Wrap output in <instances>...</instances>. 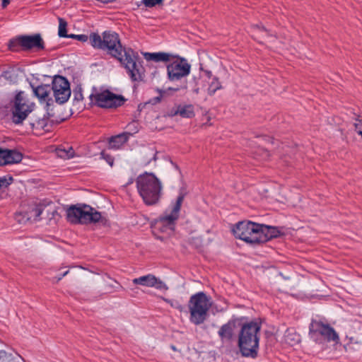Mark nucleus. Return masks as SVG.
Wrapping results in <instances>:
<instances>
[{"instance_id": "f257e3e1", "label": "nucleus", "mask_w": 362, "mask_h": 362, "mask_svg": "<svg viewBox=\"0 0 362 362\" xmlns=\"http://www.w3.org/2000/svg\"><path fill=\"white\" fill-rule=\"evenodd\" d=\"M261 323L251 321L244 323L238 334V347L245 357L255 358L258 354Z\"/></svg>"}, {"instance_id": "f03ea898", "label": "nucleus", "mask_w": 362, "mask_h": 362, "mask_svg": "<svg viewBox=\"0 0 362 362\" xmlns=\"http://www.w3.org/2000/svg\"><path fill=\"white\" fill-rule=\"evenodd\" d=\"M136 189L147 206L156 204L161 198L163 185L153 173H144L136 179Z\"/></svg>"}, {"instance_id": "7ed1b4c3", "label": "nucleus", "mask_w": 362, "mask_h": 362, "mask_svg": "<svg viewBox=\"0 0 362 362\" xmlns=\"http://www.w3.org/2000/svg\"><path fill=\"white\" fill-rule=\"evenodd\" d=\"M89 42L93 48L105 51L115 59L119 58L127 49L122 46L118 33L112 30H105L102 35L91 33Z\"/></svg>"}, {"instance_id": "20e7f679", "label": "nucleus", "mask_w": 362, "mask_h": 362, "mask_svg": "<svg viewBox=\"0 0 362 362\" xmlns=\"http://www.w3.org/2000/svg\"><path fill=\"white\" fill-rule=\"evenodd\" d=\"M310 337L317 344H340V337L327 320L317 317L312 318L309 325Z\"/></svg>"}, {"instance_id": "39448f33", "label": "nucleus", "mask_w": 362, "mask_h": 362, "mask_svg": "<svg viewBox=\"0 0 362 362\" xmlns=\"http://www.w3.org/2000/svg\"><path fill=\"white\" fill-rule=\"evenodd\" d=\"M211 306V298L205 293L200 291L192 295L188 302L189 321L195 325L204 323Z\"/></svg>"}, {"instance_id": "423d86ee", "label": "nucleus", "mask_w": 362, "mask_h": 362, "mask_svg": "<svg viewBox=\"0 0 362 362\" xmlns=\"http://www.w3.org/2000/svg\"><path fill=\"white\" fill-rule=\"evenodd\" d=\"M125 69L126 72L132 81H141L145 76V69L142 65L138 52L132 48H127L125 52L117 59Z\"/></svg>"}, {"instance_id": "0eeeda50", "label": "nucleus", "mask_w": 362, "mask_h": 362, "mask_svg": "<svg viewBox=\"0 0 362 362\" xmlns=\"http://www.w3.org/2000/svg\"><path fill=\"white\" fill-rule=\"evenodd\" d=\"M66 218L74 224H87L97 223L101 220L102 216L94 208L86 204L72 205L66 210Z\"/></svg>"}, {"instance_id": "6e6552de", "label": "nucleus", "mask_w": 362, "mask_h": 362, "mask_svg": "<svg viewBox=\"0 0 362 362\" xmlns=\"http://www.w3.org/2000/svg\"><path fill=\"white\" fill-rule=\"evenodd\" d=\"M262 224L250 221H243L237 223L232 231L236 238L250 243H260Z\"/></svg>"}, {"instance_id": "1a4fd4ad", "label": "nucleus", "mask_w": 362, "mask_h": 362, "mask_svg": "<svg viewBox=\"0 0 362 362\" xmlns=\"http://www.w3.org/2000/svg\"><path fill=\"white\" fill-rule=\"evenodd\" d=\"M35 103L29 100L24 92L16 94L12 110V121L16 124H21L33 110Z\"/></svg>"}, {"instance_id": "9d476101", "label": "nucleus", "mask_w": 362, "mask_h": 362, "mask_svg": "<svg viewBox=\"0 0 362 362\" xmlns=\"http://www.w3.org/2000/svg\"><path fill=\"white\" fill-rule=\"evenodd\" d=\"M18 46L24 51H40L44 49L45 42L38 33L33 35H21L9 42V47L12 50H16Z\"/></svg>"}, {"instance_id": "9b49d317", "label": "nucleus", "mask_w": 362, "mask_h": 362, "mask_svg": "<svg viewBox=\"0 0 362 362\" xmlns=\"http://www.w3.org/2000/svg\"><path fill=\"white\" fill-rule=\"evenodd\" d=\"M170 62L167 65V76L170 81H177L190 74L191 65L183 57L174 56Z\"/></svg>"}, {"instance_id": "f8f14e48", "label": "nucleus", "mask_w": 362, "mask_h": 362, "mask_svg": "<svg viewBox=\"0 0 362 362\" xmlns=\"http://www.w3.org/2000/svg\"><path fill=\"white\" fill-rule=\"evenodd\" d=\"M90 100L100 107L116 108L122 106L126 99L120 95H116L111 91L106 90L100 93L92 94Z\"/></svg>"}, {"instance_id": "ddd939ff", "label": "nucleus", "mask_w": 362, "mask_h": 362, "mask_svg": "<svg viewBox=\"0 0 362 362\" xmlns=\"http://www.w3.org/2000/svg\"><path fill=\"white\" fill-rule=\"evenodd\" d=\"M52 91L57 103L63 104L70 98V85L64 77L60 76L54 77L52 83Z\"/></svg>"}, {"instance_id": "4468645a", "label": "nucleus", "mask_w": 362, "mask_h": 362, "mask_svg": "<svg viewBox=\"0 0 362 362\" xmlns=\"http://www.w3.org/2000/svg\"><path fill=\"white\" fill-rule=\"evenodd\" d=\"M184 200V194H180L173 205L170 211H165L159 218L158 222L163 226L168 227L170 230H174V227L177 220L180 216V211L182 202Z\"/></svg>"}, {"instance_id": "2eb2a0df", "label": "nucleus", "mask_w": 362, "mask_h": 362, "mask_svg": "<svg viewBox=\"0 0 362 362\" xmlns=\"http://www.w3.org/2000/svg\"><path fill=\"white\" fill-rule=\"evenodd\" d=\"M132 282L135 285L153 287L158 290L168 289V286L163 281L151 274L135 278L132 280Z\"/></svg>"}, {"instance_id": "dca6fc26", "label": "nucleus", "mask_w": 362, "mask_h": 362, "mask_svg": "<svg viewBox=\"0 0 362 362\" xmlns=\"http://www.w3.org/2000/svg\"><path fill=\"white\" fill-rule=\"evenodd\" d=\"M22 158L23 155L17 151L0 148V166L18 163Z\"/></svg>"}, {"instance_id": "f3484780", "label": "nucleus", "mask_w": 362, "mask_h": 362, "mask_svg": "<svg viewBox=\"0 0 362 362\" xmlns=\"http://www.w3.org/2000/svg\"><path fill=\"white\" fill-rule=\"evenodd\" d=\"M52 87L49 85H40L37 87H33V92L34 95L38 98L40 103H47L49 105V102L51 100L49 96Z\"/></svg>"}, {"instance_id": "a211bd4d", "label": "nucleus", "mask_w": 362, "mask_h": 362, "mask_svg": "<svg viewBox=\"0 0 362 362\" xmlns=\"http://www.w3.org/2000/svg\"><path fill=\"white\" fill-rule=\"evenodd\" d=\"M143 55L146 61H153L155 62H170L174 57V55L167 52H144Z\"/></svg>"}, {"instance_id": "6ab92c4d", "label": "nucleus", "mask_w": 362, "mask_h": 362, "mask_svg": "<svg viewBox=\"0 0 362 362\" xmlns=\"http://www.w3.org/2000/svg\"><path fill=\"white\" fill-rule=\"evenodd\" d=\"M129 136V133H122L112 136L109 141V148L115 150L120 148L127 141Z\"/></svg>"}, {"instance_id": "aec40b11", "label": "nucleus", "mask_w": 362, "mask_h": 362, "mask_svg": "<svg viewBox=\"0 0 362 362\" xmlns=\"http://www.w3.org/2000/svg\"><path fill=\"white\" fill-rule=\"evenodd\" d=\"M260 243H265L273 238H276L279 230L276 227L262 224Z\"/></svg>"}, {"instance_id": "412c9836", "label": "nucleus", "mask_w": 362, "mask_h": 362, "mask_svg": "<svg viewBox=\"0 0 362 362\" xmlns=\"http://www.w3.org/2000/svg\"><path fill=\"white\" fill-rule=\"evenodd\" d=\"M234 323L233 322H228L223 325L218 332V334L222 341L230 340L233 335Z\"/></svg>"}, {"instance_id": "4be33fe9", "label": "nucleus", "mask_w": 362, "mask_h": 362, "mask_svg": "<svg viewBox=\"0 0 362 362\" xmlns=\"http://www.w3.org/2000/svg\"><path fill=\"white\" fill-rule=\"evenodd\" d=\"M221 85L216 77H214L210 83L207 92L209 95H213L214 93L221 88Z\"/></svg>"}, {"instance_id": "5701e85b", "label": "nucleus", "mask_w": 362, "mask_h": 362, "mask_svg": "<svg viewBox=\"0 0 362 362\" xmlns=\"http://www.w3.org/2000/svg\"><path fill=\"white\" fill-rule=\"evenodd\" d=\"M57 153L64 159H69L74 157V151L71 147H69L68 150L59 148L57 149Z\"/></svg>"}, {"instance_id": "b1692460", "label": "nucleus", "mask_w": 362, "mask_h": 362, "mask_svg": "<svg viewBox=\"0 0 362 362\" xmlns=\"http://www.w3.org/2000/svg\"><path fill=\"white\" fill-rule=\"evenodd\" d=\"M67 23L62 18H59V30L58 35L60 37H65L68 36L66 33Z\"/></svg>"}, {"instance_id": "393cba45", "label": "nucleus", "mask_w": 362, "mask_h": 362, "mask_svg": "<svg viewBox=\"0 0 362 362\" xmlns=\"http://www.w3.org/2000/svg\"><path fill=\"white\" fill-rule=\"evenodd\" d=\"M14 360V357L10 353L4 350H0V362H11Z\"/></svg>"}, {"instance_id": "a878e982", "label": "nucleus", "mask_w": 362, "mask_h": 362, "mask_svg": "<svg viewBox=\"0 0 362 362\" xmlns=\"http://www.w3.org/2000/svg\"><path fill=\"white\" fill-rule=\"evenodd\" d=\"M180 115L184 117H192L194 115V112L191 106L185 107L180 110Z\"/></svg>"}, {"instance_id": "bb28decb", "label": "nucleus", "mask_w": 362, "mask_h": 362, "mask_svg": "<svg viewBox=\"0 0 362 362\" xmlns=\"http://www.w3.org/2000/svg\"><path fill=\"white\" fill-rule=\"evenodd\" d=\"M165 301L167 302L168 304H170L171 307H173L180 311L182 310L183 307L178 300L165 299Z\"/></svg>"}, {"instance_id": "cd10ccee", "label": "nucleus", "mask_w": 362, "mask_h": 362, "mask_svg": "<svg viewBox=\"0 0 362 362\" xmlns=\"http://www.w3.org/2000/svg\"><path fill=\"white\" fill-rule=\"evenodd\" d=\"M100 158L105 160L111 167L113 166L114 158L112 156L107 154L105 151H102Z\"/></svg>"}, {"instance_id": "c85d7f7f", "label": "nucleus", "mask_w": 362, "mask_h": 362, "mask_svg": "<svg viewBox=\"0 0 362 362\" xmlns=\"http://www.w3.org/2000/svg\"><path fill=\"white\" fill-rule=\"evenodd\" d=\"M164 0H143V4L146 7H153L156 5L162 4Z\"/></svg>"}, {"instance_id": "c756f323", "label": "nucleus", "mask_w": 362, "mask_h": 362, "mask_svg": "<svg viewBox=\"0 0 362 362\" xmlns=\"http://www.w3.org/2000/svg\"><path fill=\"white\" fill-rule=\"evenodd\" d=\"M355 130L356 132L362 136V119L356 118V122L354 123Z\"/></svg>"}, {"instance_id": "7c9ffc66", "label": "nucleus", "mask_w": 362, "mask_h": 362, "mask_svg": "<svg viewBox=\"0 0 362 362\" xmlns=\"http://www.w3.org/2000/svg\"><path fill=\"white\" fill-rule=\"evenodd\" d=\"M13 181V177H10L8 180L6 177H0V189L8 186Z\"/></svg>"}, {"instance_id": "2f4dec72", "label": "nucleus", "mask_w": 362, "mask_h": 362, "mask_svg": "<svg viewBox=\"0 0 362 362\" xmlns=\"http://www.w3.org/2000/svg\"><path fill=\"white\" fill-rule=\"evenodd\" d=\"M76 39L81 42H86L89 40V36L86 35H77Z\"/></svg>"}, {"instance_id": "473e14b6", "label": "nucleus", "mask_w": 362, "mask_h": 362, "mask_svg": "<svg viewBox=\"0 0 362 362\" xmlns=\"http://www.w3.org/2000/svg\"><path fill=\"white\" fill-rule=\"evenodd\" d=\"M2 1V7L6 8L9 4L11 0H1Z\"/></svg>"}, {"instance_id": "72a5a7b5", "label": "nucleus", "mask_w": 362, "mask_h": 362, "mask_svg": "<svg viewBox=\"0 0 362 362\" xmlns=\"http://www.w3.org/2000/svg\"><path fill=\"white\" fill-rule=\"evenodd\" d=\"M260 151H262V154H263L262 156H263L264 158H266L269 156V153L266 150L260 149Z\"/></svg>"}, {"instance_id": "f704fd0d", "label": "nucleus", "mask_w": 362, "mask_h": 362, "mask_svg": "<svg viewBox=\"0 0 362 362\" xmlns=\"http://www.w3.org/2000/svg\"><path fill=\"white\" fill-rule=\"evenodd\" d=\"M68 273H69V271H66L65 272H64L63 274L57 279V281L61 280L62 279V277L66 276Z\"/></svg>"}, {"instance_id": "c9c22d12", "label": "nucleus", "mask_w": 362, "mask_h": 362, "mask_svg": "<svg viewBox=\"0 0 362 362\" xmlns=\"http://www.w3.org/2000/svg\"><path fill=\"white\" fill-rule=\"evenodd\" d=\"M76 35L71 34V35H68V36H67L66 37H67V38H73V39H76Z\"/></svg>"}, {"instance_id": "e433bc0d", "label": "nucleus", "mask_w": 362, "mask_h": 362, "mask_svg": "<svg viewBox=\"0 0 362 362\" xmlns=\"http://www.w3.org/2000/svg\"><path fill=\"white\" fill-rule=\"evenodd\" d=\"M35 212H36V215L37 216H40L42 213L41 210L40 209H35Z\"/></svg>"}, {"instance_id": "4c0bfd02", "label": "nucleus", "mask_w": 362, "mask_h": 362, "mask_svg": "<svg viewBox=\"0 0 362 362\" xmlns=\"http://www.w3.org/2000/svg\"><path fill=\"white\" fill-rule=\"evenodd\" d=\"M169 90H173V91H177L180 90L179 88H169Z\"/></svg>"}, {"instance_id": "58836bf2", "label": "nucleus", "mask_w": 362, "mask_h": 362, "mask_svg": "<svg viewBox=\"0 0 362 362\" xmlns=\"http://www.w3.org/2000/svg\"><path fill=\"white\" fill-rule=\"evenodd\" d=\"M165 92V90H160V96H162V95H163V94Z\"/></svg>"}, {"instance_id": "ea45409f", "label": "nucleus", "mask_w": 362, "mask_h": 362, "mask_svg": "<svg viewBox=\"0 0 362 362\" xmlns=\"http://www.w3.org/2000/svg\"><path fill=\"white\" fill-rule=\"evenodd\" d=\"M194 92H195L196 93H199V88L195 89V90H194Z\"/></svg>"}, {"instance_id": "a19ab883", "label": "nucleus", "mask_w": 362, "mask_h": 362, "mask_svg": "<svg viewBox=\"0 0 362 362\" xmlns=\"http://www.w3.org/2000/svg\"><path fill=\"white\" fill-rule=\"evenodd\" d=\"M156 99L158 101H160V97H157Z\"/></svg>"}, {"instance_id": "79ce46f5", "label": "nucleus", "mask_w": 362, "mask_h": 362, "mask_svg": "<svg viewBox=\"0 0 362 362\" xmlns=\"http://www.w3.org/2000/svg\"><path fill=\"white\" fill-rule=\"evenodd\" d=\"M18 357H19L22 361H23V358L21 357V356L18 355Z\"/></svg>"}]
</instances>
